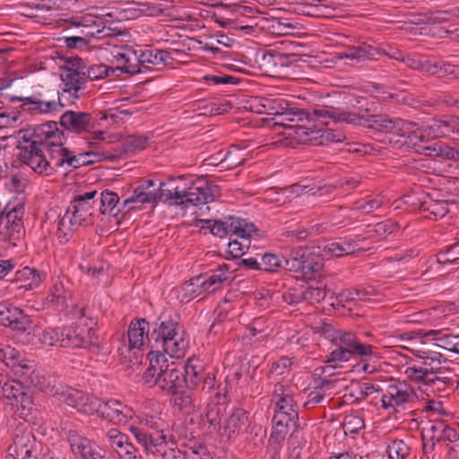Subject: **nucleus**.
<instances>
[{
    "label": "nucleus",
    "mask_w": 459,
    "mask_h": 459,
    "mask_svg": "<svg viewBox=\"0 0 459 459\" xmlns=\"http://www.w3.org/2000/svg\"><path fill=\"white\" fill-rule=\"evenodd\" d=\"M339 58H346L357 62L373 59L375 58V49L370 45L363 43L349 48L346 52L340 53Z\"/></svg>",
    "instance_id": "44"
},
{
    "label": "nucleus",
    "mask_w": 459,
    "mask_h": 459,
    "mask_svg": "<svg viewBox=\"0 0 459 459\" xmlns=\"http://www.w3.org/2000/svg\"><path fill=\"white\" fill-rule=\"evenodd\" d=\"M81 68L82 71L85 73L86 82L88 81H95L105 78L108 75L110 69L102 64L86 65L82 63L81 59Z\"/></svg>",
    "instance_id": "53"
},
{
    "label": "nucleus",
    "mask_w": 459,
    "mask_h": 459,
    "mask_svg": "<svg viewBox=\"0 0 459 459\" xmlns=\"http://www.w3.org/2000/svg\"><path fill=\"white\" fill-rule=\"evenodd\" d=\"M87 340L82 336V330L79 328H65L61 330L60 346L65 348H84Z\"/></svg>",
    "instance_id": "39"
},
{
    "label": "nucleus",
    "mask_w": 459,
    "mask_h": 459,
    "mask_svg": "<svg viewBox=\"0 0 459 459\" xmlns=\"http://www.w3.org/2000/svg\"><path fill=\"white\" fill-rule=\"evenodd\" d=\"M178 332H185L180 325L172 319L161 320L158 328L153 329L152 337L155 339L157 347L163 343V341L172 339L178 334Z\"/></svg>",
    "instance_id": "34"
},
{
    "label": "nucleus",
    "mask_w": 459,
    "mask_h": 459,
    "mask_svg": "<svg viewBox=\"0 0 459 459\" xmlns=\"http://www.w3.org/2000/svg\"><path fill=\"white\" fill-rule=\"evenodd\" d=\"M231 274L229 266L222 264L210 273L194 278L184 285L183 290L186 291V296L183 299L190 300L204 292H214L223 284H229L231 281Z\"/></svg>",
    "instance_id": "7"
},
{
    "label": "nucleus",
    "mask_w": 459,
    "mask_h": 459,
    "mask_svg": "<svg viewBox=\"0 0 459 459\" xmlns=\"http://www.w3.org/2000/svg\"><path fill=\"white\" fill-rule=\"evenodd\" d=\"M65 434L71 453L75 459H103L102 455L95 451L91 440L74 429H68Z\"/></svg>",
    "instance_id": "25"
},
{
    "label": "nucleus",
    "mask_w": 459,
    "mask_h": 459,
    "mask_svg": "<svg viewBox=\"0 0 459 459\" xmlns=\"http://www.w3.org/2000/svg\"><path fill=\"white\" fill-rule=\"evenodd\" d=\"M335 382L330 379H321L319 383L307 394L306 405H316L320 403L326 392L334 386Z\"/></svg>",
    "instance_id": "49"
},
{
    "label": "nucleus",
    "mask_w": 459,
    "mask_h": 459,
    "mask_svg": "<svg viewBox=\"0 0 459 459\" xmlns=\"http://www.w3.org/2000/svg\"><path fill=\"white\" fill-rule=\"evenodd\" d=\"M417 362L423 368L427 369V374L430 377H436L440 370V364L442 362L443 355L439 352L432 351H419L417 354Z\"/></svg>",
    "instance_id": "36"
},
{
    "label": "nucleus",
    "mask_w": 459,
    "mask_h": 459,
    "mask_svg": "<svg viewBox=\"0 0 459 459\" xmlns=\"http://www.w3.org/2000/svg\"><path fill=\"white\" fill-rule=\"evenodd\" d=\"M163 352L168 354L170 358L180 359L183 358L189 346V338L186 332H178V334L160 345Z\"/></svg>",
    "instance_id": "32"
},
{
    "label": "nucleus",
    "mask_w": 459,
    "mask_h": 459,
    "mask_svg": "<svg viewBox=\"0 0 459 459\" xmlns=\"http://www.w3.org/2000/svg\"><path fill=\"white\" fill-rule=\"evenodd\" d=\"M100 210L102 214L117 216L120 212H127V208H124L123 203L119 204V197L117 193L105 190L100 193Z\"/></svg>",
    "instance_id": "37"
},
{
    "label": "nucleus",
    "mask_w": 459,
    "mask_h": 459,
    "mask_svg": "<svg viewBox=\"0 0 459 459\" xmlns=\"http://www.w3.org/2000/svg\"><path fill=\"white\" fill-rule=\"evenodd\" d=\"M64 133L50 121L20 131L17 136L19 160L39 175H50L58 169L70 170L95 161L93 152H75L63 146Z\"/></svg>",
    "instance_id": "1"
},
{
    "label": "nucleus",
    "mask_w": 459,
    "mask_h": 459,
    "mask_svg": "<svg viewBox=\"0 0 459 459\" xmlns=\"http://www.w3.org/2000/svg\"><path fill=\"white\" fill-rule=\"evenodd\" d=\"M283 258H280L274 254H264L262 256V269L267 272H275L277 269H282Z\"/></svg>",
    "instance_id": "64"
},
{
    "label": "nucleus",
    "mask_w": 459,
    "mask_h": 459,
    "mask_svg": "<svg viewBox=\"0 0 459 459\" xmlns=\"http://www.w3.org/2000/svg\"><path fill=\"white\" fill-rule=\"evenodd\" d=\"M201 229H208L210 232L220 238L230 236L232 232H250L253 230V223L248 222L247 220L238 216H229L224 221H200Z\"/></svg>",
    "instance_id": "15"
},
{
    "label": "nucleus",
    "mask_w": 459,
    "mask_h": 459,
    "mask_svg": "<svg viewBox=\"0 0 459 459\" xmlns=\"http://www.w3.org/2000/svg\"><path fill=\"white\" fill-rule=\"evenodd\" d=\"M30 310V307H26L25 309H21L16 307L8 306V310L5 314L7 315L8 321H10L11 324L7 325V326L13 330L20 332L26 331L31 324V316L29 314Z\"/></svg>",
    "instance_id": "33"
},
{
    "label": "nucleus",
    "mask_w": 459,
    "mask_h": 459,
    "mask_svg": "<svg viewBox=\"0 0 459 459\" xmlns=\"http://www.w3.org/2000/svg\"><path fill=\"white\" fill-rule=\"evenodd\" d=\"M54 397L67 405L76 408L79 411L86 414H92V404L95 397L85 394L81 390L73 388L58 383V386H55Z\"/></svg>",
    "instance_id": "17"
},
{
    "label": "nucleus",
    "mask_w": 459,
    "mask_h": 459,
    "mask_svg": "<svg viewBox=\"0 0 459 459\" xmlns=\"http://www.w3.org/2000/svg\"><path fill=\"white\" fill-rule=\"evenodd\" d=\"M384 201L382 198H365L353 204L352 210L358 211L363 214L370 213L379 209Z\"/></svg>",
    "instance_id": "56"
},
{
    "label": "nucleus",
    "mask_w": 459,
    "mask_h": 459,
    "mask_svg": "<svg viewBox=\"0 0 459 459\" xmlns=\"http://www.w3.org/2000/svg\"><path fill=\"white\" fill-rule=\"evenodd\" d=\"M417 394L414 389L405 381L395 382L387 385L382 394L381 402L385 410L395 412L404 409L407 404L416 401Z\"/></svg>",
    "instance_id": "10"
},
{
    "label": "nucleus",
    "mask_w": 459,
    "mask_h": 459,
    "mask_svg": "<svg viewBox=\"0 0 459 459\" xmlns=\"http://www.w3.org/2000/svg\"><path fill=\"white\" fill-rule=\"evenodd\" d=\"M97 413L102 419L113 424H126L134 418V411L118 400L101 401L94 398L92 414Z\"/></svg>",
    "instance_id": "12"
},
{
    "label": "nucleus",
    "mask_w": 459,
    "mask_h": 459,
    "mask_svg": "<svg viewBox=\"0 0 459 459\" xmlns=\"http://www.w3.org/2000/svg\"><path fill=\"white\" fill-rule=\"evenodd\" d=\"M406 376L411 380L423 381L427 384H445V381L438 377H430L427 369L423 368L419 362L412 364L405 369Z\"/></svg>",
    "instance_id": "48"
},
{
    "label": "nucleus",
    "mask_w": 459,
    "mask_h": 459,
    "mask_svg": "<svg viewBox=\"0 0 459 459\" xmlns=\"http://www.w3.org/2000/svg\"><path fill=\"white\" fill-rule=\"evenodd\" d=\"M45 276L44 273L30 267H24L17 273V280L25 282L21 288H24L25 290H33L39 287Z\"/></svg>",
    "instance_id": "45"
},
{
    "label": "nucleus",
    "mask_w": 459,
    "mask_h": 459,
    "mask_svg": "<svg viewBox=\"0 0 459 459\" xmlns=\"http://www.w3.org/2000/svg\"><path fill=\"white\" fill-rule=\"evenodd\" d=\"M149 367L143 375L145 384L154 385L163 392L176 394L185 385L182 371L174 362H169L166 355L160 351L148 354Z\"/></svg>",
    "instance_id": "2"
},
{
    "label": "nucleus",
    "mask_w": 459,
    "mask_h": 459,
    "mask_svg": "<svg viewBox=\"0 0 459 459\" xmlns=\"http://www.w3.org/2000/svg\"><path fill=\"white\" fill-rule=\"evenodd\" d=\"M129 431L133 434L137 443L143 446L146 455H156L161 452V448L168 445V436L161 432L155 435L145 429H157L158 421L153 417L139 416L134 412V418L130 419Z\"/></svg>",
    "instance_id": "5"
},
{
    "label": "nucleus",
    "mask_w": 459,
    "mask_h": 459,
    "mask_svg": "<svg viewBox=\"0 0 459 459\" xmlns=\"http://www.w3.org/2000/svg\"><path fill=\"white\" fill-rule=\"evenodd\" d=\"M273 400L275 403L274 415L286 416L289 420H298L297 404L293 400L291 387L282 384L275 385Z\"/></svg>",
    "instance_id": "20"
},
{
    "label": "nucleus",
    "mask_w": 459,
    "mask_h": 459,
    "mask_svg": "<svg viewBox=\"0 0 459 459\" xmlns=\"http://www.w3.org/2000/svg\"><path fill=\"white\" fill-rule=\"evenodd\" d=\"M60 124L71 133L82 134L94 129L95 120L90 113L67 110L61 116Z\"/></svg>",
    "instance_id": "23"
},
{
    "label": "nucleus",
    "mask_w": 459,
    "mask_h": 459,
    "mask_svg": "<svg viewBox=\"0 0 459 459\" xmlns=\"http://www.w3.org/2000/svg\"><path fill=\"white\" fill-rule=\"evenodd\" d=\"M173 181L168 183H160L157 188V201L174 205H181L183 204L182 188L174 186Z\"/></svg>",
    "instance_id": "35"
},
{
    "label": "nucleus",
    "mask_w": 459,
    "mask_h": 459,
    "mask_svg": "<svg viewBox=\"0 0 459 459\" xmlns=\"http://www.w3.org/2000/svg\"><path fill=\"white\" fill-rule=\"evenodd\" d=\"M147 142L148 138L145 136H128L122 144V151L125 153L138 152L146 147Z\"/></svg>",
    "instance_id": "55"
},
{
    "label": "nucleus",
    "mask_w": 459,
    "mask_h": 459,
    "mask_svg": "<svg viewBox=\"0 0 459 459\" xmlns=\"http://www.w3.org/2000/svg\"><path fill=\"white\" fill-rule=\"evenodd\" d=\"M420 147L424 150L417 152L426 156L441 157L447 160H456L459 156L457 151L442 143H435L432 145L421 143Z\"/></svg>",
    "instance_id": "40"
},
{
    "label": "nucleus",
    "mask_w": 459,
    "mask_h": 459,
    "mask_svg": "<svg viewBox=\"0 0 459 459\" xmlns=\"http://www.w3.org/2000/svg\"><path fill=\"white\" fill-rule=\"evenodd\" d=\"M23 205L16 204L1 216L0 235L13 246H17L24 235V228L22 221Z\"/></svg>",
    "instance_id": "14"
},
{
    "label": "nucleus",
    "mask_w": 459,
    "mask_h": 459,
    "mask_svg": "<svg viewBox=\"0 0 459 459\" xmlns=\"http://www.w3.org/2000/svg\"><path fill=\"white\" fill-rule=\"evenodd\" d=\"M157 196L156 191H147L146 188L138 186L134 189L133 195L123 202V206L129 212L132 209L131 204H154L157 202Z\"/></svg>",
    "instance_id": "46"
},
{
    "label": "nucleus",
    "mask_w": 459,
    "mask_h": 459,
    "mask_svg": "<svg viewBox=\"0 0 459 459\" xmlns=\"http://www.w3.org/2000/svg\"><path fill=\"white\" fill-rule=\"evenodd\" d=\"M0 361L4 362L7 367L12 368L16 375L18 368H23L30 360L22 358L19 351L14 348L0 343Z\"/></svg>",
    "instance_id": "38"
},
{
    "label": "nucleus",
    "mask_w": 459,
    "mask_h": 459,
    "mask_svg": "<svg viewBox=\"0 0 459 459\" xmlns=\"http://www.w3.org/2000/svg\"><path fill=\"white\" fill-rule=\"evenodd\" d=\"M111 55L118 64L117 69L121 72L130 74L143 73V68L140 67L137 48L128 46L114 47Z\"/></svg>",
    "instance_id": "24"
},
{
    "label": "nucleus",
    "mask_w": 459,
    "mask_h": 459,
    "mask_svg": "<svg viewBox=\"0 0 459 459\" xmlns=\"http://www.w3.org/2000/svg\"><path fill=\"white\" fill-rule=\"evenodd\" d=\"M96 195L97 191H89L78 195L70 203L58 221L57 238L60 243H66L79 227L91 222L92 204Z\"/></svg>",
    "instance_id": "3"
},
{
    "label": "nucleus",
    "mask_w": 459,
    "mask_h": 459,
    "mask_svg": "<svg viewBox=\"0 0 459 459\" xmlns=\"http://www.w3.org/2000/svg\"><path fill=\"white\" fill-rule=\"evenodd\" d=\"M149 323L145 319L133 320L128 327L126 336L123 338L122 346L118 348L120 355L132 361L131 354L136 355L149 339Z\"/></svg>",
    "instance_id": "11"
},
{
    "label": "nucleus",
    "mask_w": 459,
    "mask_h": 459,
    "mask_svg": "<svg viewBox=\"0 0 459 459\" xmlns=\"http://www.w3.org/2000/svg\"><path fill=\"white\" fill-rule=\"evenodd\" d=\"M323 268V262L319 256L309 255L305 256L300 273L306 280L316 277Z\"/></svg>",
    "instance_id": "50"
},
{
    "label": "nucleus",
    "mask_w": 459,
    "mask_h": 459,
    "mask_svg": "<svg viewBox=\"0 0 459 459\" xmlns=\"http://www.w3.org/2000/svg\"><path fill=\"white\" fill-rule=\"evenodd\" d=\"M47 302L54 306L57 310L66 307L65 290L62 283H56L54 285L50 295L47 298Z\"/></svg>",
    "instance_id": "54"
},
{
    "label": "nucleus",
    "mask_w": 459,
    "mask_h": 459,
    "mask_svg": "<svg viewBox=\"0 0 459 459\" xmlns=\"http://www.w3.org/2000/svg\"><path fill=\"white\" fill-rule=\"evenodd\" d=\"M415 132L406 136L403 143H407V149H412L414 152H422L421 143H427L429 141L437 137H443L439 119L433 120L429 124L420 126L414 123Z\"/></svg>",
    "instance_id": "19"
},
{
    "label": "nucleus",
    "mask_w": 459,
    "mask_h": 459,
    "mask_svg": "<svg viewBox=\"0 0 459 459\" xmlns=\"http://www.w3.org/2000/svg\"><path fill=\"white\" fill-rule=\"evenodd\" d=\"M305 254L299 255V252L292 254L290 257H283L282 269L290 272H300L304 264Z\"/></svg>",
    "instance_id": "63"
},
{
    "label": "nucleus",
    "mask_w": 459,
    "mask_h": 459,
    "mask_svg": "<svg viewBox=\"0 0 459 459\" xmlns=\"http://www.w3.org/2000/svg\"><path fill=\"white\" fill-rule=\"evenodd\" d=\"M33 401L31 397L24 391L22 387V394L19 396L16 402L13 403V406L19 412L21 417L26 418L29 416L33 409Z\"/></svg>",
    "instance_id": "57"
},
{
    "label": "nucleus",
    "mask_w": 459,
    "mask_h": 459,
    "mask_svg": "<svg viewBox=\"0 0 459 459\" xmlns=\"http://www.w3.org/2000/svg\"><path fill=\"white\" fill-rule=\"evenodd\" d=\"M16 375L27 378L31 385L52 395H54L55 386H58L55 377L43 370L35 369V364L30 360L23 368H18Z\"/></svg>",
    "instance_id": "21"
},
{
    "label": "nucleus",
    "mask_w": 459,
    "mask_h": 459,
    "mask_svg": "<svg viewBox=\"0 0 459 459\" xmlns=\"http://www.w3.org/2000/svg\"><path fill=\"white\" fill-rule=\"evenodd\" d=\"M361 118V123H356L355 125L363 126L369 128H376L383 130L392 134L389 139L390 143L395 148H407V143H403L405 138L410 134L415 132L414 122L406 121L401 118H388L385 117L374 115L368 116H359Z\"/></svg>",
    "instance_id": "6"
},
{
    "label": "nucleus",
    "mask_w": 459,
    "mask_h": 459,
    "mask_svg": "<svg viewBox=\"0 0 459 459\" xmlns=\"http://www.w3.org/2000/svg\"><path fill=\"white\" fill-rule=\"evenodd\" d=\"M91 28L82 30V36H66L63 38L65 46L69 48H82L90 44L92 40V35H97L94 31H89Z\"/></svg>",
    "instance_id": "51"
},
{
    "label": "nucleus",
    "mask_w": 459,
    "mask_h": 459,
    "mask_svg": "<svg viewBox=\"0 0 459 459\" xmlns=\"http://www.w3.org/2000/svg\"><path fill=\"white\" fill-rule=\"evenodd\" d=\"M299 123H293L291 126H288L286 131L281 133L286 140H289L287 144L292 147L295 143L323 145V128H312Z\"/></svg>",
    "instance_id": "18"
},
{
    "label": "nucleus",
    "mask_w": 459,
    "mask_h": 459,
    "mask_svg": "<svg viewBox=\"0 0 459 459\" xmlns=\"http://www.w3.org/2000/svg\"><path fill=\"white\" fill-rule=\"evenodd\" d=\"M185 372V384L188 387L198 389L205 375L203 365L199 362L195 363L193 360H189L186 366Z\"/></svg>",
    "instance_id": "43"
},
{
    "label": "nucleus",
    "mask_w": 459,
    "mask_h": 459,
    "mask_svg": "<svg viewBox=\"0 0 459 459\" xmlns=\"http://www.w3.org/2000/svg\"><path fill=\"white\" fill-rule=\"evenodd\" d=\"M257 112L275 116L273 117L274 125L283 127V131H286L288 126H291L293 123L307 120L305 112L290 106L287 100L281 98L263 99Z\"/></svg>",
    "instance_id": "8"
},
{
    "label": "nucleus",
    "mask_w": 459,
    "mask_h": 459,
    "mask_svg": "<svg viewBox=\"0 0 459 459\" xmlns=\"http://www.w3.org/2000/svg\"><path fill=\"white\" fill-rule=\"evenodd\" d=\"M409 450V446L403 440H394L387 447L390 459H404Z\"/></svg>",
    "instance_id": "59"
},
{
    "label": "nucleus",
    "mask_w": 459,
    "mask_h": 459,
    "mask_svg": "<svg viewBox=\"0 0 459 459\" xmlns=\"http://www.w3.org/2000/svg\"><path fill=\"white\" fill-rule=\"evenodd\" d=\"M91 28L90 31L96 32L92 35V39H100L111 35V30L106 25L103 19L95 17L91 14L73 18L70 22L69 30L74 31V36H82V30Z\"/></svg>",
    "instance_id": "22"
},
{
    "label": "nucleus",
    "mask_w": 459,
    "mask_h": 459,
    "mask_svg": "<svg viewBox=\"0 0 459 459\" xmlns=\"http://www.w3.org/2000/svg\"><path fill=\"white\" fill-rule=\"evenodd\" d=\"M443 137L451 134H459V118L455 117H444L439 119Z\"/></svg>",
    "instance_id": "62"
},
{
    "label": "nucleus",
    "mask_w": 459,
    "mask_h": 459,
    "mask_svg": "<svg viewBox=\"0 0 459 459\" xmlns=\"http://www.w3.org/2000/svg\"><path fill=\"white\" fill-rule=\"evenodd\" d=\"M35 445V438L30 431L17 429L6 459H29Z\"/></svg>",
    "instance_id": "27"
},
{
    "label": "nucleus",
    "mask_w": 459,
    "mask_h": 459,
    "mask_svg": "<svg viewBox=\"0 0 459 459\" xmlns=\"http://www.w3.org/2000/svg\"><path fill=\"white\" fill-rule=\"evenodd\" d=\"M273 430L270 436L272 458L276 459L280 452V445L286 436L297 428V421L286 420V416L273 415Z\"/></svg>",
    "instance_id": "26"
},
{
    "label": "nucleus",
    "mask_w": 459,
    "mask_h": 459,
    "mask_svg": "<svg viewBox=\"0 0 459 459\" xmlns=\"http://www.w3.org/2000/svg\"><path fill=\"white\" fill-rule=\"evenodd\" d=\"M363 240L364 238L357 236V239L350 238H344L341 241H330L326 242L322 247V249L325 254L333 256H342L362 249L363 247L359 243Z\"/></svg>",
    "instance_id": "29"
},
{
    "label": "nucleus",
    "mask_w": 459,
    "mask_h": 459,
    "mask_svg": "<svg viewBox=\"0 0 459 459\" xmlns=\"http://www.w3.org/2000/svg\"><path fill=\"white\" fill-rule=\"evenodd\" d=\"M100 443L106 448L116 453L120 459H141L137 448L130 442L126 434L117 429L110 428L103 433Z\"/></svg>",
    "instance_id": "13"
},
{
    "label": "nucleus",
    "mask_w": 459,
    "mask_h": 459,
    "mask_svg": "<svg viewBox=\"0 0 459 459\" xmlns=\"http://www.w3.org/2000/svg\"><path fill=\"white\" fill-rule=\"evenodd\" d=\"M22 385L15 380H0V395L7 400L10 405L17 401L19 396L22 394Z\"/></svg>",
    "instance_id": "47"
},
{
    "label": "nucleus",
    "mask_w": 459,
    "mask_h": 459,
    "mask_svg": "<svg viewBox=\"0 0 459 459\" xmlns=\"http://www.w3.org/2000/svg\"><path fill=\"white\" fill-rule=\"evenodd\" d=\"M247 425V415L245 410L234 409L225 422V431L229 436L238 431L245 429Z\"/></svg>",
    "instance_id": "42"
},
{
    "label": "nucleus",
    "mask_w": 459,
    "mask_h": 459,
    "mask_svg": "<svg viewBox=\"0 0 459 459\" xmlns=\"http://www.w3.org/2000/svg\"><path fill=\"white\" fill-rule=\"evenodd\" d=\"M315 116L322 124L327 125V119L334 123L356 124L361 123V118L355 113L341 111L338 108L323 107L314 110Z\"/></svg>",
    "instance_id": "28"
},
{
    "label": "nucleus",
    "mask_w": 459,
    "mask_h": 459,
    "mask_svg": "<svg viewBox=\"0 0 459 459\" xmlns=\"http://www.w3.org/2000/svg\"><path fill=\"white\" fill-rule=\"evenodd\" d=\"M173 446L174 442L168 438V445L164 446L161 452H158L157 455H160L162 459H190L189 453L182 452Z\"/></svg>",
    "instance_id": "60"
},
{
    "label": "nucleus",
    "mask_w": 459,
    "mask_h": 459,
    "mask_svg": "<svg viewBox=\"0 0 459 459\" xmlns=\"http://www.w3.org/2000/svg\"><path fill=\"white\" fill-rule=\"evenodd\" d=\"M85 73L81 68V59L72 63L61 70L60 77L63 88L60 91V104H74L82 95L86 86Z\"/></svg>",
    "instance_id": "9"
},
{
    "label": "nucleus",
    "mask_w": 459,
    "mask_h": 459,
    "mask_svg": "<svg viewBox=\"0 0 459 459\" xmlns=\"http://www.w3.org/2000/svg\"><path fill=\"white\" fill-rule=\"evenodd\" d=\"M373 355V346L363 343L354 333L337 331L332 337V347L326 361L342 363L353 357H359L364 362Z\"/></svg>",
    "instance_id": "4"
},
{
    "label": "nucleus",
    "mask_w": 459,
    "mask_h": 459,
    "mask_svg": "<svg viewBox=\"0 0 459 459\" xmlns=\"http://www.w3.org/2000/svg\"><path fill=\"white\" fill-rule=\"evenodd\" d=\"M221 409L217 404L211 405L206 412V420L209 423V429L212 431L219 430L221 427Z\"/></svg>",
    "instance_id": "61"
},
{
    "label": "nucleus",
    "mask_w": 459,
    "mask_h": 459,
    "mask_svg": "<svg viewBox=\"0 0 459 459\" xmlns=\"http://www.w3.org/2000/svg\"><path fill=\"white\" fill-rule=\"evenodd\" d=\"M219 195V187L204 180H198L186 188H182V206L204 205L212 203Z\"/></svg>",
    "instance_id": "16"
},
{
    "label": "nucleus",
    "mask_w": 459,
    "mask_h": 459,
    "mask_svg": "<svg viewBox=\"0 0 459 459\" xmlns=\"http://www.w3.org/2000/svg\"><path fill=\"white\" fill-rule=\"evenodd\" d=\"M321 187L310 186L307 185H302L300 183L294 184L286 188L280 189V192H276L278 195H286L287 198L299 196L300 195L309 194L312 195H317L321 192Z\"/></svg>",
    "instance_id": "52"
},
{
    "label": "nucleus",
    "mask_w": 459,
    "mask_h": 459,
    "mask_svg": "<svg viewBox=\"0 0 459 459\" xmlns=\"http://www.w3.org/2000/svg\"><path fill=\"white\" fill-rule=\"evenodd\" d=\"M39 340L42 344L48 346H60L61 330L58 328H46L38 333Z\"/></svg>",
    "instance_id": "58"
},
{
    "label": "nucleus",
    "mask_w": 459,
    "mask_h": 459,
    "mask_svg": "<svg viewBox=\"0 0 459 459\" xmlns=\"http://www.w3.org/2000/svg\"><path fill=\"white\" fill-rule=\"evenodd\" d=\"M429 431L431 432L432 439L444 442H455L459 438L457 431L452 427L446 424L444 421L433 422L430 426Z\"/></svg>",
    "instance_id": "41"
},
{
    "label": "nucleus",
    "mask_w": 459,
    "mask_h": 459,
    "mask_svg": "<svg viewBox=\"0 0 459 459\" xmlns=\"http://www.w3.org/2000/svg\"><path fill=\"white\" fill-rule=\"evenodd\" d=\"M257 236V230L253 224V230L247 232H232L230 241L228 244L229 254L234 257H240L245 254V250L250 247V239Z\"/></svg>",
    "instance_id": "31"
},
{
    "label": "nucleus",
    "mask_w": 459,
    "mask_h": 459,
    "mask_svg": "<svg viewBox=\"0 0 459 459\" xmlns=\"http://www.w3.org/2000/svg\"><path fill=\"white\" fill-rule=\"evenodd\" d=\"M140 67L143 68V73L151 65H165L170 63L172 57L170 54L163 49H151L137 48Z\"/></svg>",
    "instance_id": "30"
}]
</instances>
